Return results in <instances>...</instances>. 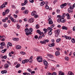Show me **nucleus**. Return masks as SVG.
Segmentation results:
<instances>
[{
    "instance_id": "nucleus-25",
    "label": "nucleus",
    "mask_w": 75,
    "mask_h": 75,
    "mask_svg": "<svg viewBox=\"0 0 75 75\" xmlns=\"http://www.w3.org/2000/svg\"><path fill=\"white\" fill-rule=\"evenodd\" d=\"M9 67L8 64H6L4 65V68H7Z\"/></svg>"
},
{
    "instance_id": "nucleus-10",
    "label": "nucleus",
    "mask_w": 75,
    "mask_h": 75,
    "mask_svg": "<svg viewBox=\"0 0 75 75\" xmlns=\"http://www.w3.org/2000/svg\"><path fill=\"white\" fill-rule=\"evenodd\" d=\"M37 14V12L35 11H33L31 13L32 16H35Z\"/></svg>"
},
{
    "instance_id": "nucleus-39",
    "label": "nucleus",
    "mask_w": 75,
    "mask_h": 75,
    "mask_svg": "<svg viewBox=\"0 0 75 75\" xmlns=\"http://www.w3.org/2000/svg\"><path fill=\"white\" fill-rule=\"evenodd\" d=\"M52 33V32H51V31H50L48 33V35H51Z\"/></svg>"
},
{
    "instance_id": "nucleus-2",
    "label": "nucleus",
    "mask_w": 75,
    "mask_h": 75,
    "mask_svg": "<svg viewBox=\"0 0 75 75\" xmlns=\"http://www.w3.org/2000/svg\"><path fill=\"white\" fill-rule=\"evenodd\" d=\"M54 33L55 37H58L59 34V33H60V30L59 29H57V30L55 31Z\"/></svg>"
},
{
    "instance_id": "nucleus-30",
    "label": "nucleus",
    "mask_w": 75,
    "mask_h": 75,
    "mask_svg": "<svg viewBox=\"0 0 75 75\" xmlns=\"http://www.w3.org/2000/svg\"><path fill=\"white\" fill-rule=\"evenodd\" d=\"M68 12L69 13H71V12H72V10L70 8H69L68 9Z\"/></svg>"
},
{
    "instance_id": "nucleus-54",
    "label": "nucleus",
    "mask_w": 75,
    "mask_h": 75,
    "mask_svg": "<svg viewBox=\"0 0 75 75\" xmlns=\"http://www.w3.org/2000/svg\"><path fill=\"white\" fill-rule=\"evenodd\" d=\"M35 28H37V29H38V28H39V27H38V25H36Z\"/></svg>"
},
{
    "instance_id": "nucleus-3",
    "label": "nucleus",
    "mask_w": 75,
    "mask_h": 75,
    "mask_svg": "<svg viewBox=\"0 0 75 75\" xmlns=\"http://www.w3.org/2000/svg\"><path fill=\"white\" fill-rule=\"evenodd\" d=\"M37 60L39 62H41L42 61V58L41 56H39L37 57Z\"/></svg>"
},
{
    "instance_id": "nucleus-17",
    "label": "nucleus",
    "mask_w": 75,
    "mask_h": 75,
    "mask_svg": "<svg viewBox=\"0 0 75 75\" xmlns=\"http://www.w3.org/2000/svg\"><path fill=\"white\" fill-rule=\"evenodd\" d=\"M28 13V11L27 10H25L23 12V13L24 14H27Z\"/></svg>"
},
{
    "instance_id": "nucleus-38",
    "label": "nucleus",
    "mask_w": 75,
    "mask_h": 75,
    "mask_svg": "<svg viewBox=\"0 0 75 75\" xmlns=\"http://www.w3.org/2000/svg\"><path fill=\"white\" fill-rule=\"evenodd\" d=\"M71 41L73 43H75V39L74 38H72V39L71 40Z\"/></svg>"
},
{
    "instance_id": "nucleus-31",
    "label": "nucleus",
    "mask_w": 75,
    "mask_h": 75,
    "mask_svg": "<svg viewBox=\"0 0 75 75\" xmlns=\"http://www.w3.org/2000/svg\"><path fill=\"white\" fill-rule=\"evenodd\" d=\"M7 51V49H5L4 50H2L1 52H2V53H4V52H5L6 51Z\"/></svg>"
},
{
    "instance_id": "nucleus-12",
    "label": "nucleus",
    "mask_w": 75,
    "mask_h": 75,
    "mask_svg": "<svg viewBox=\"0 0 75 75\" xmlns=\"http://www.w3.org/2000/svg\"><path fill=\"white\" fill-rule=\"evenodd\" d=\"M43 64L45 65V66H47L48 65V63L45 60H44V61Z\"/></svg>"
},
{
    "instance_id": "nucleus-7",
    "label": "nucleus",
    "mask_w": 75,
    "mask_h": 75,
    "mask_svg": "<svg viewBox=\"0 0 75 75\" xmlns=\"http://www.w3.org/2000/svg\"><path fill=\"white\" fill-rule=\"evenodd\" d=\"M9 18L11 20V21L12 22H14V23H15V22H16V20H15L11 16H10L9 17Z\"/></svg>"
},
{
    "instance_id": "nucleus-6",
    "label": "nucleus",
    "mask_w": 75,
    "mask_h": 75,
    "mask_svg": "<svg viewBox=\"0 0 75 75\" xmlns=\"http://www.w3.org/2000/svg\"><path fill=\"white\" fill-rule=\"evenodd\" d=\"M9 18L11 20V21L12 22H14V23H15V22H16V20H15L11 16H10L9 17Z\"/></svg>"
},
{
    "instance_id": "nucleus-13",
    "label": "nucleus",
    "mask_w": 75,
    "mask_h": 75,
    "mask_svg": "<svg viewBox=\"0 0 75 75\" xmlns=\"http://www.w3.org/2000/svg\"><path fill=\"white\" fill-rule=\"evenodd\" d=\"M37 32L40 35H41V34H42V33H43V32H41L40 30H37Z\"/></svg>"
},
{
    "instance_id": "nucleus-35",
    "label": "nucleus",
    "mask_w": 75,
    "mask_h": 75,
    "mask_svg": "<svg viewBox=\"0 0 75 75\" xmlns=\"http://www.w3.org/2000/svg\"><path fill=\"white\" fill-rule=\"evenodd\" d=\"M16 26L17 27V29H20V26L18 24V23L17 24Z\"/></svg>"
},
{
    "instance_id": "nucleus-63",
    "label": "nucleus",
    "mask_w": 75,
    "mask_h": 75,
    "mask_svg": "<svg viewBox=\"0 0 75 75\" xmlns=\"http://www.w3.org/2000/svg\"><path fill=\"white\" fill-rule=\"evenodd\" d=\"M27 74V72H25V73H23V75H26Z\"/></svg>"
},
{
    "instance_id": "nucleus-27",
    "label": "nucleus",
    "mask_w": 75,
    "mask_h": 75,
    "mask_svg": "<svg viewBox=\"0 0 75 75\" xmlns=\"http://www.w3.org/2000/svg\"><path fill=\"white\" fill-rule=\"evenodd\" d=\"M9 11H10V10L8 9H7L5 11V12L6 14H8V13H9Z\"/></svg>"
},
{
    "instance_id": "nucleus-14",
    "label": "nucleus",
    "mask_w": 75,
    "mask_h": 75,
    "mask_svg": "<svg viewBox=\"0 0 75 75\" xmlns=\"http://www.w3.org/2000/svg\"><path fill=\"white\" fill-rule=\"evenodd\" d=\"M7 72V71L6 70H2L1 71V73L2 74H6Z\"/></svg>"
},
{
    "instance_id": "nucleus-19",
    "label": "nucleus",
    "mask_w": 75,
    "mask_h": 75,
    "mask_svg": "<svg viewBox=\"0 0 75 75\" xmlns=\"http://www.w3.org/2000/svg\"><path fill=\"white\" fill-rule=\"evenodd\" d=\"M12 45L11 43L10 42H8V44L7 45V47H11L12 46Z\"/></svg>"
},
{
    "instance_id": "nucleus-50",
    "label": "nucleus",
    "mask_w": 75,
    "mask_h": 75,
    "mask_svg": "<svg viewBox=\"0 0 75 75\" xmlns=\"http://www.w3.org/2000/svg\"><path fill=\"white\" fill-rule=\"evenodd\" d=\"M24 0V3L25 4H26L28 3V1H27V0Z\"/></svg>"
},
{
    "instance_id": "nucleus-26",
    "label": "nucleus",
    "mask_w": 75,
    "mask_h": 75,
    "mask_svg": "<svg viewBox=\"0 0 75 75\" xmlns=\"http://www.w3.org/2000/svg\"><path fill=\"white\" fill-rule=\"evenodd\" d=\"M44 4H45V2L44 1H42L41 2V4H40V6H44Z\"/></svg>"
},
{
    "instance_id": "nucleus-53",
    "label": "nucleus",
    "mask_w": 75,
    "mask_h": 75,
    "mask_svg": "<svg viewBox=\"0 0 75 75\" xmlns=\"http://www.w3.org/2000/svg\"><path fill=\"white\" fill-rule=\"evenodd\" d=\"M74 8V7L73 6H71L70 7V8H70V9H71V10H72V9H73Z\"/></svg>"
},
{
    "instance_id": "nucleus-28",
    "label": "nucleus",
    "mask_w": 75,
    "mask_h": 75,
    "mask_svg": "<svg viewBox=\"0 0 75 75\" xmlns=\"http://www.w3.org/2000/svg\"><path fill=\"white\" fill-rule=\"evenodd\" d=\"M68 75H74V73L71 71H69L68 73Z\"/></svg>"
},
{
    "instance_id": "nucleus-47",
    "label": "nucleus",
    "mask_w": 75,
    "mask_h": 75,
    "mask_svg": "<svg viewBox=\"0 0 75 75\" xmlns=\"http://www.w3.org/2000/svg\"><path fill=\"white\" fill-rule=\"evenodd\" d=\"M28 60L30 62V63H31V62H32V61H33V59H30V58Z\"/></svg>"
},
{
    "instance_id": "nucleus-8",
    "label": "nucleus",
    "mask_w": 75,
    "mask_h": 75,
    "mask_svg": "<svg viewBox=\"0 0 75 75\" xmlns=\"http://www.w3.org/2000/svg\"><path fill=\"white\" fill-rule=\"evenodd\" d=\"M67 3H65L64 4H63L62 5H61L60 6V7L61 8H64V7L67 6Z\"/></svg>"
},
{
    "instance_id": "nucleus-33",
    "label": "nucleus",
    "mask_w": 75,
    "mask_h": 75,
    "mask_svg": "<svg viewBox=\"0 0 75 75\" xmlns=\"http://www.w3.org/2000/svg\"><path fill=\"white\" fill-rule=\"evenodd\" d=\"M20 67V64H18L16 66V68H19V67Z\"/></svg>"
},
{
    "instance_id": "nucleus-55",
    "label": "nucleus",
    "mask_w": 75,
    "mask_h": 75,
    "mask_svg": "<svg viewBox=\"0 0 75 75\" xmlns=\"http://www.w3.org/2000/svg\"><path fill=\"white\" fill-rule=\"evenodd\" d=\"M30 3H34V0H30Z\"/></svg>"
},
{
    "instance_id": "nucleus-9",
    "label": "nucleus",
    "mask_w": 75,
    "mask_h": 75,
    "mask_svg": "<svg viewBox=\"0 0 75 75\" xmlns=\"http://www.w3.org/2000/svg\"><path fill=\"white\" fill-rule=\"evenodd\" d=\"M28 21L29 23H33V22H34V19L33 18L29 19Z\"/></svg>"
},
{
    "instance_id": "nucleus-56",
    "label": "nucleus",
    "mask_w": 75,
    "mask_h": 75,
    "mask_svg": "<svg viewBox=\"0 0 75 75\" xmlns=\"http://www.w3.org/2000/svg\"><path fill=\"white\" fill-rule=\"evenodd\" d=\"M62 72L61 71H59V75H60L62 73Z\"/></svg>"
},
{
    "instance_id": "nucleus-43",
    "label": "nucleus",
    "mask_w": 75,
    "mask_h": 75,
    "mask_svg": "<svg viewBox=\"0 0 75 75\" xmlns=\"http://www.w3.org/2000/svg\"><path fill=\"white\" fill-rule=\"evenodd\" d=\"M65 59L66 61H68V60L69 59V57H66L65 58Z\"/></svg>"
},
{
    "instance_id": "nucleus-45",
    "label": "nucleus",
    "mask_w": 75,
    "mask_h": 75,
    "mask_svg": "<svg viewBox=\"0 0 75 75\" xmlns=\"http://www.w3.org/2000/svg\"><path fill=\"white\" fill-rule=\"evenodd\" d=\"M4 26L5 28H6L7 27V24L6 23H5L4 24Z\"/></svg>"
},
{
    "instance_id": "nucleus-16",
    "label": "nucleus",
    "mask_w": 75,
    "mask_h": 75,
    "mask_svg": "<svg viewBox=\"0 0 75 75\" xmlns=\"http://www.w3.org/2000/svg\"><path fill=\"white\" fill-rule=\"evenodd\" d=\"M47 56L50 58H54V56H53L52 55L50 54H47Z\"/></svg>"
},
{
    "instance_id": "nucleus-22",
    "label": "nucleus",
    "mask_w": 75,
    "mask_h": 75,
    "mask_svg": "<svg viewBox=\"0 0 75 75\" xmlns=\"http://www.w3.org/2000/svg\"><path fill=\"white\" fill-rule=\"evenodd\" d=\"M62 30H67V29H68L67 27L65 26H63L62 27Z\"/></svg>"
},
{
    "instance_id": "nucleus-59",
    "label": "nucleus",
    "mask_w": 75,
    "mask_h": 75,
    "mask_svg": "<svg viewBox=\"0 0 75 75\" xmlns=\"http://www.w3.org/2000/svg\"><path fill=\"white\" fill-rule=\"evenodd\" d=\"M52 75H57V73L54 72L52 74Z\"/></svg>"
},
{
    "instance_id": "nucleus-36",
    "label": "nucleus",
    "mask_w": 75,
    "mask_h": 75,
    "mask_svg": "<svg viewBox=\"0 0 75 75\" xmlns=\"http://www.w3.org/2000/svg\"><path fill=\"white\" fill-rule=\"evenodd\" d=\"M63 37H64V38H65L66 40L68 39L69 36H67L66 35H64V36Z\"/></svg>"
},
{
    "instance_id": "nucleus-21",
    "label": "nucleus",
    "mask_w": 75,
    "mask_h": 75,
    "mask_svg": "<svg viewBox=\"0 0 75 75\" xmlns=\"http://www.w3.org/2000/svg\"><path fill=\"white\" fill-rule=\"evenodd\" d=\"M55 54V55L56 56H58V55H59L60 54L59 53V52L58 51H57L56 52Z\"/></svg>"
},
{
    "instance_id": "nucleus-20",
    "label": "nucleus",
    "mask_w": 75,
    "mask_h": 75,
    "mask_svg": "<svg viewBox=\"0 0 75 75\" xmlns=\"http://www.w3.org/2000/svg\"><path fill=\"white\" fill-rule=\"evenodd\" d=\"M13 41H19V39L18 38H13Z\"/></svg>"
},
{
    "instance_id": "nucleus-58",
    "label": "nucleus",
    "mask_w": 75,
    "mask_h": 75,
    "mask_svg": "<svg viewBox=\"0 0 75 75\" xmlns=\"http://www.w3.org/2000/svg\"><path fill=\"white\" fill-rule=\"evenodd\" d=\"M57 13H59L60 12V10L59 9H57Z\"/></svg>"
},
{
    "instance_id": "nucleus-24",
    "label": "nucleus",
    "mask_w": 75,
    "mask_h": 75,
    "mask_svg": "<svg viewBox=\"0 0 75 75\" xmlns=\"http://www.w3.org/2000/svg\"><path fill=\"white\" fill-rule=\"evenodd\" d=\"M40 44H45V40H44L43 41H40Z\"/></svg>"
},
{
    "instance_id": "nucleus-41",
    "label": "nucleus",
    "mask_w": 75,
    "mask_h": 75,
    "mask_svg": "<svg viewBox=\"0 0 75 75\" xmlns=\"http://www.w3.org/2000/svg\"><path fill=\"white\" fill-rule=\"evenodd\" d=\"M45 8L47 9H49V6L47 5H46L45 6Z\"/></svg>"
},
{
    "instance_id": "nucleus-37",
    "label": "nucleus",
    "mask_w": 75,
    "mask_h": 75,
    "mask_svg": "<svg viewBox=\"0 0 75 75\" xmlns=\"http://www.w3.org/2000/svg\"><path fill=\"white\" fill-rule=\"evenodd\" d=\"M48 30H50V31H52V29L51 27H49L47 28Z\"/></svg>"
},
{
    "instance_id": "nucleus-42",
    "label": "nucleus",
    "mask_w": 75,
    "mask_h": 75,
    "mask_svg": "<svg viewBox=\"0 0 75 75\" xmlns=\"http://www.w3.org/2000/svg\"><path fill=\"white\" fill-rule=\"evenodd\" d=\"M2 58H4V59H6L7 58V56L5 55L2 57Z\"/></svg>"
},
{
    "instance_id": "nucleus-61",
    "label": "nucleus",
    "mask_w": 75,
    "mask_h": 75,
    "mask_svg": "<svg viewBox=\"0 0 75 75\" xmlns=\"http://www.w3.org/2000/svg\"><path fill=\"white\" fill-rule=\"evenodd\" d=\"M12 7L13 8H16V6H14V5H12Z\"/></svg>"
},
{
    "instance_id": "nucleus-5",
    "label": "nucleus",
    "mask_w": 75,
    "mask_h": 75,
    "mask_svg": "<svg viewBox=\"0 0 75 75\" xmlns=\"http://www.w3.org/2000/svg\"><path fill=\"white\" fill-rule=\"evenodd\" d=\"M48 21H49V24L51 25V24H53V22L52 21V19H51V18H49L48 19Z\"/></svg>"
},
{
    "instance_id": "nucleus-32",
    "label": "nucleus",
    "mask_w": 75,
    "mask_h": 75,
    "mask_svg": "<svg viewBox=\"0 0 75 75\" xmlns=\"http://www.w3.org/2000/svg\"><path fill=\"white\" fill-rule=\"evenodd\" d=\"M29 33H31L33 31V29L32 28H30L29 29Z\"/></svg>"
},
{
    "instance_id": "nucleus-11",
    "label": "nucleus",
    "mask_w": 75,
    "mask_h": 75,
    "mask_svg": "<svg viewBox=\"0 0 75 75\" xmlns=\"http://www.w3.org/2000/svg\"><path fill=\"white\" fill-rule=\"evenodd\" d=\"M55 45V43H52L51 44H49L48 45V46L50 47H52L53 46H54Z\"/></svg>"
},
{
    "instance_id": "nucleus-52",
    "label": "nucleus",
    "mask_w": 75,
    "mask_h": 75,
    "mask_svg": "<svg viewBox=\"0 0 75 75\" xmlns=\"http://www.w3.org/2000/svg\"><path fill=\"white\" fill-rule=\"evenodd\" d=\"M57 21L58 23H60L61 22V20L60 19V18H58L57 20Z\"/></svg>"
},
{
    "instance_id": "nucleus-49",
    "label": "nucleus",
    "mask_w": 75,
    "mask_h": 75,
    "mask_svg": "<svg viewBox=\"0 0 75 75\" xmlns=\"http://www.w3.org/2000/svg\"><path fill=\"white\" fill-rule=\"evenodd\" d=\"M47 75H52V74H51L50 73V72H48L47 74H46Z\"/></svg>"
},
{
    "instance_id": "nucleus-23",
    "label": "nucleus",
    "mask_w": 75,
    "mask_h": 75,
    "mask_svg": "<svg viewBox=\"0 0 75 75\" xmlns=\"http://www.w3.org/2000/svg\"><path fill=\"white\" fill-rule=\"evenodd\" d=\"M48 29H46V28H44L43 29V31H44V34H47V32L48 31Z\"/></svg>"
},
{
    "instance_id": "nucleus-64",
    "label": "nucleus",
    "mask_w": 75,
    "mask_h": 75,
    "mask_svg": "<svg viewBox=\"0 0 75 75\" xmlns=\"http://www.w3.org/2000/svg\"><path fill=\"white\" fill-rule=\"evenodd\" d=\"M73 31H75V26L73 28Z\"/></svg>"
},
{
    "instance_id": "nucleus-60",
    "label": "nucleus",
    "mask_w": 75,
    "mask_h": 75,
    "mask_svg": "<svg viewBox=\"0 0 75 75\" xmlns=\"http://www.w3.org/2000/svg\"><path fill=\"white\" fill-rule=\"evenodd\" d=\"M22 63L23 64H25V60L22 61Z\"/></svg>"
},
{
    "instance_id": "nucleus-29",
    "label": "nucleus",
    "mask_w": 75,
    "mask_h": 75,
    "mask_svg": "<svg viewBox=\"0 0 75 75\" xmlns=\"http://www.w3.org/2000/svg\"><path fill=\"white\" fill-rule=\"evenodd\" d=\"M0 45L1 46H4L5 45V43L4 42H2L0 43Z\"/></svg>"
},
{
    "instance_id": "nucleus-15",
    "label": "nucleus",
    "mask_w": 75,
    "mask_h": 75,
    "mask_svg": "<svg viewBox=\"0 0 75 75\" xmlns=\"http://www.w3.org/2000/svg\"><path fill=\"white\" fill-rule=\"evenodd\" d=\"M1 38H2L3 39H1V41H5V38H6V37H5V36H1Z\"/></svg>"
},
{
    "instance_id": "nucleus-18",
    "label": "nucleus",
    "mask_w": 75,
    "mask_h": 75,
    "mask_svg": "<svg viewBox=\"0 0 75 75\" xmlns=\"http://www.w3.org/2000/svg\"><path fill=\"white\" fill-rule=\"evenodd\" d=\"M16 49H18V50H20L21 48V46L17 45L16 46Z\"/></svg>"
},
{
    "instance_id": "nucleus-46",
    "label": "nucleus",
    "mask_w": 75,
    "mask_h": 75,
    "mask_svg": "<svg viewBox=\"0 0 75 75\" xmlns=\"http://www.w3.org/2000/svg\"><path fill=\"white\" fill-rule=\"evenodd\" d=\"M44 41H45V44H46V42H49V40L48 39L44 40Z\"/></svg>"
},
{
    "instance_id": "nucleus-44",
    "label": "nucleus",
    "mask_w": 75,
    "mask_h": 75,
    "mask_svg": "<svg viewBox=\"0 0 75 75\" xmlns=\"http://www.w3.org/2000/svg\"><path fill=\"white\" fill-rule=\"evenodd\" d=\"M27 71H28L29 72H31L32 71V70H31V69H27Z\"/></svg>"
},
{
    "instance_id": "nucleus-34",
    "label": "nucleus",
    "mask_w": 75,
    "mask_h": 75,
    "mask_svg": "<svg viewBox=\"0 0 75 75\" xmlns=\"http://www.w3.org/2000/svg\"><path fill=\"white\" fill-rule=\"evenodd\" d=\"M61 40V38H58V39H57L56 40L57 42H59V41H60Z\"/></svg>"
},
{
    "instance_id": "nucleus-48",
    "label": "nucleus",
    "mask_w": 75,
    "mask_h": 75,
    "mask_svg": "<svg viewBox=\"0 0 75 75\" xmlns=\"http://www.w3.org/2000/svg\"><path fill=\"white\" fill-rule=\"evenodd\" d=\"M62 17V16H61L60 15H57V18H61Z\"/></svg>"
},
{
    "instance_id": "nucleus-57",
    "label": "nucleus",
    "mask_w": 75,
    "mask_h": 75,
    "mask_svg": "<svg viewBox=\"0 0 75 75\" xmlns=\"http://www.w3.org/2000/svg\"><path fill=\"white\" fill-rule=\"evenodd\" d=\"M34 50H35V51H39V50H38V49L35 48L34 49Z\"/></svg>"
},
{
    "instance_id": "nucleus-62",
    "label": "nucleus",
    "mask_w": 75,
    "mask_h": 75,
    "mask_svg": "<svg viewBox=\"0 0 75 75\" xmlns=\"http://www.w3.org/2000/svg\"><path fill=\"white\" fill-rule=\"evenodd\" d=\"M35 71H31V74H35Z\"/></svg>"
},
{
    "instance_id": "nucleus-1",
    "label": "nucleus",
    "mask_w": 75,
    "mask_h": 75,
    "mask_svg": "<svg viewBox=\"0 0 75 75\" xmlns=\"http://www.w3.org/2000/svg\"><path fill=\"white\" fill-rule=\"evenodd\" d=\"M64 14H63V15L62 16L61 18H60V22H61V23H65L66 22V20L64 19Z\"/></svg>"
},
{
    "instance_id": "nucleus-40",
    "label": "nucleus",
    "mask_w": 75,
    "mask_h": 75,
    "mask_svg": "<svg viewBox=\"0 0 75 75\" xmlns=\"http://www.w3.org/2000/svg\"><path fill=\"white\" fill-rule=\"evenodd\" d=\"M20 54H22V55H25V53L22 51V52H20Z\"/></svg>"
},
{
    "instance_id": "nucleus-4",
    "label": "nucleus",
    "mask_w": 75,
    "mask_h": 75,
    "mask_svg": "<svg viewBox=\"0 0 75 75\" xmlns=\"http://www.w3.org/2000/svg\"><path fill=\"white\" fill-rule=\"evenodd\" d=\"M25 34L26 35H29L30 34H31V33L29 32L28 29V28H26L25 30Z\"/></svg>"
},
{
    "instance_id": "nucleus-51",
    "label": "nucleus",
    "mask_w": 75,
    "mask_h": 75,
    "mask_svg": "<svg viewBox=\"0 0 75 75\" xmlns=\"http://www.w3.org/2000/svg\"><path fill=\"white\" fill-rule=\"evenodd\" d=\"M5 7L6 6H5L4 4H2L1 6V7H2V8H4V7Z\"/></svg>"
}]
</instances>
